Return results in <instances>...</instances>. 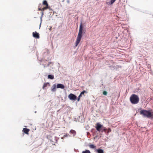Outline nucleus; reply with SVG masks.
<instances>
[{
    "mask_svg": "<svg viewBox=\"0 0 153 153\" xmlns=\"http://www.w3.org/2000/svg\"><path fill=\"white\" fill-rule=\"evenodd\" d=\"M36 112H36V111H35V112H34V113H36Z\"/></svg>",
    "mask_w": 153,
    "mask_h": 153,
    "instance_id": "e433bc0d",
    "label": "nucleus"
},
{
    "mask_svg": "<svg viewBox=\"0 0 153 153\" xmlns=\"http://www.w3.org/2000/svg\"><path fill=\"white\" fill-rule=\"evenodd\" d=\"M89 146L90 148L93 149H95L96 148V146L93 144L90 145Z\"/></svg>",
    "mask_w": 153,
    "mask_h": 153,
    "instance_id": "6ab92c4d",
    "label": "nucleus"
},
{
    "mask_svg": "<svg viewBox=\"0 0 153 153\" xmlns=\"http://www.w3.org/2000/svg\"><path fill=\"white\" fill-rule=\"evenodd\" d=\"M30 129L28 128H24L23 129V131L26 134H28V132L29 131Z\"/></svg>",
    "mask_w": 153,
    "mask_h": 153,
    "instance_id": "9d476101",
    "label": "nucleus"
},
{
    "mask_svg": "<svg viewBox=\"0 0 153 153\" xmlns=\"http://www.w3.org/2000/svg\"><path fill=\"white\" fill-rule=\"evenodd\" d=\"M40 62H45V61L43 59H41Z\"/></svg>",
    "mask_w": 153,
    "mask_h": 153,
    "instance_id": "2f4dec72",
    "label": "nucleus"
},
{
    "mask_svg": "<svg viewBox=\"0 0 153 153\" xmlns=\"http://www.w3.org/2000/svg\"><path fill=\"white\" fill-rule=\"evenodd\" d=\"M33 36L34 37L37 39H39V34L36 31H35V32L33 33Z\"/></svg>",
    "mask_w": 153,
    "mask_h": 153,
    "instance_id": "423d86ee",
    "label": "nucleus"
},
{
    "mask_svg": "<svg viewBox=\"0 0 153 153\" xmlns=\"http://www.w3.org/2000/svg\"><path fill=\"white\" fill-rule=\"evenodd\" d=\"M42 65H43L44 68H46V67H49V66H47V64L46 65V64H42Z\"/></svg>",
    "mask_w": 153,
    "mask_h": 153,
    "instance_id": "cd10ccee",
    "label": "nucleus"
},
{
    "mask_svg": "<svg viewBox=\"0 0 153 153\" xmlns=\"http://www.w3.org/2000/svg\"><path fill=\"white\" fill-rule=\"evenodd\" d=\"M82 96L81 95H80V94L78 96V98L77 99V101L79 102V101L80 100V98Z\"/></svg>",
    "mask_w": 153,
    "mask_h": 153,
    "instance_id": "b1692460",
    "label": "nucleus"
},
{
    "mask_svg": "<svg viewBox=\"0 0 153 153\" xmlns=\"http://www.w3.org/2000/svg\"><path fill=\"white\" fill-rule=\"evenodd\" d=\"M101 130H102V131H106L107 130V129L105 127H103L102 126V128H101Z\"/></svg>",
    "mask_w": 153,
    "mask_h": 153,
    "instance_id": "aec40b11",
    "label": "nucleus"
},
{
    "mask_svg": "<svg viewBox=\"0 0 153 153\" xmlns=\"http://www.w3.org/2000/svg\"><path fill=\"white\" fill-rule=\"evenodd\" d=\"M51 14H50V15L48 16V18H49V20H50L51 19Z\"/></svg>",
    "mask_w": 153,
    "mask_h": 153,
    "instance_id": "7c9ffc66",
    "label": "nucleus"
},
{
    "mask_svg": "<svg viewBox=\"0 0 153 153\" xmlns=\"http://www.w3.org/2000/svg\"><path fill=\"white\" fill-rule=\"evenodd\" d=\"M102 127V125L100 124V123H98L96 125L95 128L97 131L100 132L101 131Z\"/></svg>",
    "mask_w": 153,
    "mask_h": 153,
    "instance_id": "39448f33",
    "label": "nucleus"
},
{
    "mask_svg": "<svg viewBox=\"0 0 153 153\" xmlns=\"http://www.w3.org/2000/svg\"><path fill=\"white\" fill-rule=\"evenodd\" d=\"M49 85V82H45L44 83V85L42 87V88L43 89H45V87H47L48 85Z\"/></svg>",
    "mask_w": 153,
    "mask_h": 153,
    "instance_id": "dca6fc26",
    "label": "nucleus"
},
{
    "mask_svg": "<svg viewBox=\"0 0 153 153\" xmlns=\"http://www.w3.org/2000/svg\"><path fill=\"white\" fill-rule=\"evenodd\" d=\"M45 51H46V52H44L45 53H46L47 54H48L49 53V52H48V50H46Z\"/></svg>",
    "mask_w": 153,
    "mask_h": 153,
    "instance_id": "c756f323",
    "label": "nucleus"
},
{
    "mask_svg": "<svg viewBox=\"0 0 153 153\" xmlns=\"http://www.w3.org/2000/svg\"><path fill=\"white\" fill-rule=\"evenodd\" d=\"M48 79H54V76L52 74H49L48 76Z\"/></svg>",
    "mask_w": 153,
    "mask_h": 153,
    "instance_id": "2eb2a0df",
    "label": "nucleus"
},
{
    "mask_svg": "<svg viewBox=\"0 0 153 153\" xmlns=\"http://www.w3.org/2000/svg\"><path fill=\"white\" fill-rule=\"evenodd\" d=\"M48 8H49V7H47V6H46V7H43L42 9V12H43V11H44V10H45L47 9H48Z\"/></svg>",
    "mask_w": 153,
    "mask_h": 153,
    "instance_id": "412c9836",
    "label": "nucleus"
},
{
    "mask_svg": "<svg viewBox=\"0 0 153 153\" xmlns=\"http://www.w3.org/2000/svg\"><path fill=\"white\" fill-rule=\"evenodd\" d=\"M140 114L143 115L144 117L147 118H153V114L150 110H141L140 111Z\"/></svg>",
    "mask_w": 153,
    "mask_h": 153,
    "instance_id": "f03ea898",
    "label": "nucleus"
},
{
    "mask_svg": "<svg viewBox=\"0 0 153 153\" xmlns=\"http://www.w3.org/2000/svg\"><path fill=\"white\" fill-rule=\"evenodd\" d=\"M38 10L40 11H41L42 12V9H41L40 8H38Z\"/></svg>",
    "mask_w": 153,
    "mask_h": 153,
    "instance_id": "473e14b6",
    "label": "nucleus"
},
{
    "mask_svg": "<svg viewBox=\"0 0 153 153\" xmlns=\"http://www.w3.org/2000/svg\"><path fill=\"white\" fill-rule=\"evenodd\" d=\"M56 91V84H54L51 87V91L53 92H54Z\"/></svg>",
    "mask_w": 153,
    "mask_h": 153,
    "instance_id": "6e6552de",
    "label": "nucleus"
},
{
    "mask_svg": "<svg viewBox=\"0 0 153 153\" xmlns=\"http://www.w3.org/2000/svg\"><path fill=\"white\" fill-rule=\"evenodd\" d=\"M116 0H111L110 4L111 5Z\"/></svg>",
    "mask_w": 153,
    "mask_h": 153,
    "instance_id": "393cba45",
    "label": "nucleus"
},
{
    "mask_svg": "<svg viewBox=\"0 0 153 153\" xmlns=\"http://www.w3.org/2000/svg\"><path fill=\"white\" fill-rule=\"evenodd\" d=\"M70 135L68 134H65L64 135V136L62 138V139H63L65 137H68V136H69Z\"/></svg>",
    "mask_w": 153,
    "mask_h": 153,
    "instance_id": "5701e85b",
    "label": "nucleus"
},
{
    "mask_svg": "<svg viewBox=\"0 0 153 153\" xmlns=\"http://www.w3.org/2000/svg\"><path fill=\"white\" fill-rule=\"evenodd\" d=\"M43 4L44 5H45L46 6L49 7L47 3V1L46 0H45L43 1Z\"/></svg>",
    "mask_w": 153,
    "mask_h": 153,
    "instance_id": "4468645a",
    "label": "nucleus"
},
{
    "mask_svg": "<svg viewBox=\"0 0 153 153\" xmlns=\"http://www.w3.org/2000/svg\"><path fill=\"white\" fill-rule=\"evenodd\" d=\"M82 153H91L90 151L88 150H85V151H83Z\"/></svg>",
    "mask_w": 153,
    "mask_h": 153,
    "instance_id": "a211bd4d",
    "label": "nucleus"
},
{
    "mask_svg": "<svg viewBox=\"0 0 153 153\" xmlns=\"http://www.w3.org/2000/svg\"><path fill=\"white\" fill-rule=\"evenodd\" d=\"M70 133L73 134V137H74L76 135V131L75 130L72 129L70 131Z\"/></svg>",
    "mask_w": 153,
    "mask_h": 153,
    "instance_id": "f8f14e48",
    "label": "nucleus"
},
{
    "mask_svg": "<svg viewBox=\"0 0 153 153\" xmlns=\"http://www.w3.org/2000/svg\"><path fill=\"white\" fill-rule=\"evenodd\" d=\"M83 26L82 22H81L79 26V33L76 42L75 46L76 47L79 43L82 36Z\"/></svg>",
    "mask_w": 153,
    "mask_h": 153,
    "instance_id": "f257e3e1",
    "label": "nucleus"
},
{
    "mask_svg": "<svg viewBox=\"0 0 153 153\" xmlns=\"http://www.w3.org/2000/svg\"><path fill=\"white\" fill-rule=\"evenodd\" d=\"M29 49H28L29 52H31L33 50L35 49V48L33 46L29 47Z\"/></svg>",
    "mask_w": 153,
    "mask_h": 153,
    "instance_id": "ddd939ff",
    "label": "nucleus"
},
{
    "mask_svg": "<svg viewBox=\"0 0 153 153\" xmlns=\"http://www.w3.org/2000/svg\"><path fill=\"white\" fill-rule=\"evenodd\" d=\"M82 116H79V119H78L79 120L78 121H79L80 122H81L80 121H82V119L80 120V118H82Z\"/></svg>",
    "mask_w": 153,
    "mask_h": 153,
    "instance_id": "c85d7f7f",
    "label": "nucleus"
},
{
    "mask_svg": "<svg viewBox=\"0 0 153 153\" xmlns=\"http://www.w3.org/2000/svg\"><path fill=\"white\" fill-rule=\"evenodd\" d=\"M55 13H56V12H55L54 11H53V14H54Z\"/></svg>",
    "mask_w": 153,
    "mask_h": 153,
    "instance_id": "c9c22d12",
    "label": "nucleus"
},
{
    "mask_svg": "<svg viewBox=\"0 0 153 153\" xmlns=\"http://www.w3.org/2000/svg\"><path fill=\"white\" fill-rule=\"evenodd\" d=\"M130 100L131 102L133 104L138 103L139 101V98L138 95L133 94H132L130 97Z\"/></svg>",
    "mask_w": 153,
    "mask_h": 153,
    "instance_id": "7ed1b4c3",
    "label": "nucleus"
},
{
    "mask_svg": "<svg viewBox=\"0 0 153 153\" xmlns=\"http://www.w3.org/2000/svg\"><path fill=\"white\" fill-rule=\"evenodd\" d=\"M43 15H44V13L43 12H41V16L40 17L41 23L42 21V17H43Z\"/></svg>",
    "mask_w": 153,
    "mask_h": 153,
    "instance_id": "4be33fe9",
    "label": "nucleus"
},
{
    "mask_svg": "<svg viewBox=\"0 0 153 153\" xmlns=\"http://www.w3.org/2000/svg\"><path fill=\"white\" fill-rule=\"evenodd\" d=\"M65 88L64 85L62 84L59 83L56 85V88H60L61 89H64Z\"/></svg>",
    "mask_w": 153,
    "mask_h": 153,
    "instance_id": "0eeeda50",
    "label": "nucleus"
},
{
    "mask_svg": "<svg viewBox=\"0 0 153 153\" xmlns=\"http://www.w3.org/2000/svg\"><path fill=\"white\" fill-rule=\"evenodd\" d=\"M95 151L97 153H104L103 150L100 148L96 149Z\"/></svg>",
    "mask_w": 153,
    "mask_h": 153,
    "instance_id": "1a4fd4ad",
    "label": "nucleus"
},
{
    "mask_svg": "<svg viewBox=\"0 0 153 153\" xmlns=\"http://www.w3.org/2000/svg\"><path fill=\"white\" fill-rule=\"evenodd\" d=\"M48 9H49L50 11H51V10L52 11V9L50 7V6L49 7V8H48Z\"/></svg>",
    "mask_w": 153,
    "mask_h": 153,
    "instance_id": "72a5a7b5",
    "label": "nucleus"
},
{
    "mask_svg": "<svg viewBox=\"0 0 153 153\" xmlns=\"http://www.w3.org/2000/svg\"><path fill=\"white\" fill-rule=\"evenodd\" d=\"M67 2L68 3H69V0H68L67 1Z\"/></svg>",
    "mask_w": 153,
    "mask_h": 153,
    "instance_id": "f704fd0d",
    "label": "nucleus"
},
{
    "mask_svg": "<svg viewBox=\"0 0 153 153\" xmlns=\"http://www.w3.org/2000/svg\"><path fill=\"white\" fill-rule=\"evenodd\" d=\"M68 98L71 100H75L77 99V96L72 93H71L69 95Z\"/></svg>",
    "mask_w": 153,
    "mask_h": 153,
    "instance_id": "20e7f679",
    "label": "nucleus"
},
{
    "mask_svg": "<svg viewBox=\"0 0 153 153\" xmlns=\"http://www.w3.org/2000/svg\"><path fill=\"white\" fill-rule=\"evenodd\" d=\"M108 93L106 91H104L103 92V94L104 95H107V94Z\"/></svg>",
    "mask_w": 153,
    "mask_h": 153,
    "instance_id": "a878e982",
    "label": "nucleus"
},
{
    "mask_svg": "<svg viewBox=\"0 0 153 153\" xmlns=\"http://www.w3.org/2000/svg\"><path fill=\"white\" fill-rule=\"evenodd\" d=\"M111 130L110 128H108V129H107V130L106 132H107V133H108L111 131Z\"/></svg>",
    "mask_w": 153,
    "mask_h": 153,
    "instance_id": "bb28decb",
    "label": "nucleus"
},
{
    "mask_svg": "<svg viewBox=\"0 0 153 153\" xmlns=\"http://www.w3.org/2000/svg\"><path fill=\"white\" fill-rule=\"evenodd\" d=\"M87 92L85 90H83L81 92L80 94L82 96V95H84L85 93H87Z\"/></svg>",
    "mask_w": 153,
    "mask_h": 153,
    "instance_id": "f3484780",
    "label": "nucleus"
},
{
    "mask_svg": "<svg viewBox=\"0 0 153 153\" xmlns=\"http://www.w3.org/2000/svg\"><path fill=\"white\" fill-rule=\"evenodd\" d=\"M53 62H48V64H47V66H49V67L52 69V66H53Z\"/></svg>",
    "mask_w": 153,
    "mask_h": 153,
    "instance_id": "9b49d317",
    "label": "nucleus"
}]
</instances>
